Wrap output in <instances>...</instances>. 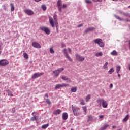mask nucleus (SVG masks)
<instances>
[{
	"instance_id": "50",
	"label": "nucleus",
	"mask_w": 130,
	"mask_h": 130,
	"mask_svg": "<svg viewBox=\"0 0 130 130\" xmlns=\"http://www.w3.org/2000/svg\"><path fill=\"white\" fill-rule=\"evenodd\" d=\"M61 46H62V47H63V48L66 47V45L63 43H62V44H61Z\"/></svg>"
},
{
	"instance_id": "43",
	"label": "nucleus",
	"mask_w": 130,
	"mask_h": 130,
	"mask_svg": "<svg viewBox=\"0 0 130 130\" xmlns=\"http://www.w3.org/2000/svg\"><path fill=\"white\" fill-rule=\"evenodd\" d=\"M85 3L87 4H91L92 2L90 0H85Z\"/></svg>"
},
{
	"instance_id": "58",
	"label": "nucleus",
	"mask_w": 130,
	"mask_h": 130,
	"mask_svg": "<svg viewBox=\"0 0 130 130\" xmlns=\"http://www.w3.org/2000/svg\"><path fill=\"white\" fill-rule=\"evenodd\" d=\"M129 49H130V41H129Z\"/></svg>"
},
{
	"instance_id": "45",
	"label": "nucleus",
	"mask_w": 130,
	"mask_h": 130,
	"mask_svg": "<svg viewBox=\"0 0 130 130\" xmlns=\"http://www.w3.org/2000/svg\"><path fill=\"white\" fill-rule=\"evenodd\" d=\"M92 1H93L94 2H102V0H92Z\"/></svg>"
},
{
	"instance_id": "37",
	"label": "nucleus",
	"mask_w": 130,
	"mask_h": 130,
	"mask_svg": "<svg viewBox=\"0 0 130 130\" xmlns=\"http://www.w3.org/2000/svg\"><path fill=\"white\" fill-rule=\"evenodd\" d=\"M80 104H81L82 105H85V101L83 99L80 100Z\"/></svg>"
},
{
	"instance_id": "54",
	"label": "nucleus",
	"mask_w": 130,
	"mask_h": 130,
	"mask_svg": "<svg viewBox=\"0 0 130 130\" xmlns=\"http://www.w3.org/2000/svg\"><path fill=\"white\" fill-rule=\"evenodd\" d=\"M1 50V43H0V54H1V52H2Z\"/></svg>"
},
{
	"instance_id": "35",
	"label": "nucleus",
	"mask_w": 130,
	"mask_h": 130,
	"mask_svg": "<svg viewBox=\"0 0 130 130\" xmlns=\"http://www.w3.org/2000/svg\"><path fill=\"white\" fill-rule=\"evenodd\" d=\"M93 117L92 115H88V119H87V121H90L92 120H93Z\"/></svg>"
},
{
	"instance_id": "42",
	"label": "nucleus",
	"mask_w": 130,
	"mask_h": 130,
	"mask_svg": "<svg viewBox=\"0 0 130 130\" xmlns=\"http://www.w3.org/2000/svg\"><path fill=\"white\" fill-rule=\"evenodd\" d=\"M61 85H62V87H63L68 86H69V84L63 83L61 84Z\"/></svg>"
},
{
	"instance_id": "56",
	"label": "nucleus",
	"mask_w": 130,
	"mask_h": 130,
	"mask_svg": "<svg viewBox=\"0 0 130 130\" xmlns=\"http://www.w3.org/2000/svg\"><path fill=\"white\" fill-rule=\"evenodd\" d=\"M116 128V126L115 125L112 126V128Z\"/></svg>"
},
{
	"instance_id": "2",
	"label": "nucleus",
	"mask_w": 130,
	"mask_h": 130,
	"mask_svg": "<svg viewBox=\"0 0 130 130\" xmlns=\"http://www.w3.org/2000/svg\"><path fill=\"white\" fill-rule=\"evenodd\" d=\"M72 111H73V114H74V116H77L81 114L80 112L79 111V108L73 105H72Z\"/></svg>"
},
{
	"instance_id": "41",
	"label": "nucleus",
	"mask_w": 130,
	"mask_h": 130,
	"mask_svg": "<svg viewBox=\"0 0 130 130\" xmlns=\"http://www.w3.org/2000/svg\"><path fill=\"white\" fill-rule=\"evenodd\" d=\"M46 102L50 105L51 104L50 100L49 99H46Z\"/></svg>"
},
{
	"instance_id": "47",
	"label": "nucleus",
	"mask_w": 130,
	"mask_h": 130,
	"mask_svg": "<svg viewBox=\"0 0 130 130\" xmlns=\"http://www.w3.org/2000/svg\"><path fill=\"white\" fill-rule=\"evenodd\" d=\"M67 7V5L66 4H63V7H62V8H66Z\"/></svg>"
},
{
	"instance_id": "23",
	"label": "nucleus",
	"mask_w": 130,
	"mask_h": 130,
	"mask_svg": "<svg viewBox=\"0 0 130 130\" xmlns=\"http://www.w3.org/2000/svg\"><path fill=\"white\" fill-rule=\"evenodd\" d=\"M110 54L113 56H117L118 55L117 52L115 50H113L112 52L110 53Z\"/></svg>"
},
{
	"instance_id": "34",
	"label": "nucleus",
	"mask_w": 130,
	"mask_h": 130,
	"mask_svg": "<svg viewBox=\"0 0 130 130\" xmlns=\"http://www.w3.org/2000/svg\"><path fill=\"white\" fill-rule=\"evenodd\" d=\"M6 91L8 92L9 95L11 96H13V95L12 94V93L11 91H10L9 90H7Z\"/></svg>"
},
{
	"instance_id": "38",
	"label": "nucleus",
	"mask_w": 130,
	"mask_h": 130,
	"mask_svg": "<svg viewBox=\"0 0 130 130\" xmlns=\"http://www.w3.org/2000/svg\"><path fill=\"white\" fill-rule=\"evenodd\" d=\"M42 8L44 11H45L47 9V7L45 5L42 6Z\"/></svg>"
},
{
	"instance_id": "49",
	"label": "nucleus",
	"mask_w": 130,
	"mask_h": 130,
	"mask_svg": "<svg viewBox=\"0 0 130 130\" xmlns=\"http://www.w3.org/2000/svg\"><path fill=\"white\" fill-rule=\"evenodd\" d=\"M68 51H69V53L72 54V50L70 48H68Z\"/></svg>"
},
{
	"instance_id": "36",
	"label": "nucleus",
	"mask_w": 130,
	"mask_h": 130,
	"mask_svg": "<svg viewBox=\"0 0 130 130\" xmlns=\"http://www.w3.org/2000/svg\"><path fill=\"white\" fill-rule=\"evenodd\" d=\"M114 72V70L113 68H111L108 71L109 74H111L112 73Z\"/></svg>"
},
{
	"instance_id": "11",
	"label": "nucleus",
	"mask_w": 130,
	"mask_h": 130,
	"mask_svg": "<svg viewBox=\"0 0 130 130\" xmlns=\"http://www.w3.org/2000/svg\"><path fill=\"white\" fill-rule=\"evenodd\" d=\"M115 18L120 20V21H126L127 22H130V20L129 19H124L123 18H121V17H120L119 16H115Z\"/></svg>"
},
{
	"instance_id": "21",
	"label": "nucleus",
	"mask_w": 130,
	"mask_h": 130,
	"mask_svg": "<svg viewBox=\"0 0 130 130\" xmlns=\"http://www.w3.org/2000/svg\"><path fill=\"white\" fill-rule=\"evenodd\" d=\"M129 114L126 115L125 118L123 119L122 122H126L129 119Z\"/></svg>"
},
{
	"instance_id": "29",
	"label": "nucleus",
	"mask_w": 130,
	"mask_h": 130,
	"mask_svg": "<svg viewBox=\"0 0 130 130\" xmlns=\"http://www.w3.org/2000/svg\"><path fill=\"white\" fill-rule=\"evenodd\" d=\"M98 45L100 47H104L105 46V44L103 42V41H101V42L100 43V44H98Z\"/></svg>"
},
{
	"instance_id": "18",
	"label": "nucleus",
	"mask_w": 130,
	"mask_h": 130,
	"mask_svg": "<svg viewBox=\"0 0 130 130\" xmlns=\"http://www.w3.org/2000/svg\"><path fill=\"white\" fill-rule=\"evenodd\" d=\"M120 14L123 15L124 16H125L126 17L130 18V14L128 13H122V12H120Z\"/></svg>"
},
{
	"instance_id": "7",
	"label": "nucleus",
	"mask_w": 130,
	"mask_h": 130,
	"mask_svg": "<svg viewBox=\"0 0 130 130\" xmlns=\"http://www.w3.org/2000/svg\"><path fill=\"white\" fill-rule=\"evenodd\" d=\"M63 51L64 52V55H65L66 58L68 59L70 62H73V59L71 58V57L69 56L67 49H64Z\"/></svg>"
},
{
	"instance_id": "26",
	"label": "nucleus",
	"mask_w": 130,
	"mask_h": 130,
	"mask_svg": "<svg viewBox=\"0 0 130 130\" xmlns=\"http://www.w3.org/2000/svg\"><path fill=\"white\" fill-rule=\"evenodd\" d=\"M90 99H91V95L88 94L86 97H85V101L88 102Z\"/></svg>"
},
{
	"instance_id": "31",
	"label": "nucleus",
	"mask_w": 130,
	"mask_h": 130,
	"mask_svg": "<svg viewBox=\"0 0 130 130\" xmlns=\"http://www.w3.org/2000/svg\"><path fill=\"white\" fill-rule=\"evenodd\" d=\"M60 87H62V86L61 84H57L56 85V86H55V89H57Z\"/></svg>"
},
{
	"instance_id": "57",
	"label": "nucleus",
	"mask_w": 130,
	"mask_h": 130,
	"mask_svg": "<svg viewBox=\"0 0 130 130\" xmlns=\"http://www.w3.org/2000/svg\"><path fill=\"white\" fill-rule=\"evenodd\" d=\"M36 2H40V1H41V0H35Z\"/></svg>"
},
{
	"instance_id": "53",
	"label": "nucleus",
	"mask_w": 130,
	"mask_h": 130,
	"mask_svg": "<svg viewBox=\"0 0 130 130\" xmlns=\"http://www.w3.org/2000/svg\"><path fill=\"white\" fill-rule=\"evenodd\" d=\"M83 24H80V25H78V27H82V26H83Z\"/></svg>"
},
{
	"instance_id": "16",
	"label": "nucleus",
	"mask_w": 130,
	"mask_h": 130,
	"mask_svg": "<svg viewBox=\"0 0 130 130\" xmlns=\"http://www.w3.org/2000/svg\"><path fill=\"white\" fill-rule=\"evenodd\" d=\"M108 103L106 101H105L104 100L103 101V102L102 103V106L103 108H107L108 106Z\"/></svg>"
},
{
	"instance_id": "22",
	"label": "nucleus",
	"mask_w": 130,
	"mask_h": 130,
	"mask_svg": "<svg viewBox=\"0 0 130 130\" xmlns=\"http://www.w3.org/2000/svg\"><path fill=\"white\" fill-rule=\"evenodd\" d=\"M11 6V11H14L15 10V6L13 3H11L10 4Z\"/></svg>"
},
{
	"instance_id": "13",
	"label": "nucleus",
	"mask_w": 130,
	"mask_h": 130,
	"mask_svg": "<svg viewBox=\"0 0 130 130\" xmlns=\"http://www.w3.org/2000/svg\"><path fill=\"white\" fill-rule=\"evenodd\" d=\"M104 101V99H98L96 101L97 103H98V106L99 107H101L102 105L103 102Z\"/></svg>"
},
{
	"instance_id": "17",
	"label": "nucleus",
	"mask_w": 130,
	"mask_h": 130,
	"mask_svg": "<svg viewBox=\"0 0 130 130\" xmlns=\"http://www.w3.org/2000/svg\"><path fill=\"white\" fill-rule=\"evenodd\" d=\"M61 112V110L57 109V110L54 111V112H53V114H54L55 115H58V114H60Z\"/></svg>"
},
{
	"instance_id": "33",
	"label": "nucleus",
	"mask_w": 130,
	"mask_h": 130,
	"mask_svg": "<svg viewBox=\"0 0 130 130\" xmlns=\"http://www.w3.org/2000/svg\"><path fill=\"white\" fill-rule=\"evenodd\" d=\"M23 56L25 59H28L29 56L26 53L23 54Z\"/></svg>"
},
{
	"instance_id": "30",
	"label": "nucleus",
	"mask_w": 130,
	"mask_h": 130,
	"mask_svg": "<svg viewBox=\"0 0 130 130\" xmlns=\"http://www.w3.org/2000/svg\"><path fill=\"white\" fill-rule=\"evenodd\" d=\"M108 126H109V125L108 124H106L105 125V126H104L103 127H101L100 128L101 130H105V129H106V128H107V127H108Z\"/></svg>"
},
{
	"instance_id": "51",
	"label": "nucleus",
	"mask_w": 130,
	"mask_h": 130,
	"mask_svg": "<svg viewBox=\"0 0 130 130\" xmlns=\"http://www.w3.org/2000/svg\"><path fill=\"white\" fill-rule=\"evenodd\" d=\"M104 118V115L99 116V118Z\"/></svg>"
},
{
	"instance_id": "6",
	"label": "nucleus",
	"mask_w": 130,
	"mask_h": 130,
	"mask_svg": "<svg viewBox=\"0 0 130 130\" xmlns=\"http://www.w3.org/2000/svg\"><path fill=\"white\" fill-rule=\"evenodd\" d=\"M40 29L44 31L46 34L49 35L51 33V31L50 29L46 27H41Z\"/></svg>"
},
{
	"instance_id": "32",
	"label": "nucleus",
	"mask_w": 130,
	"mask_h": 130,
	"mask_svg": "<svg viewBox=\"0 0 130 130\" xmlns=\"http://www.w3.org/2000/svg\"><path fill=\"white\" fill-rule=\"evenodd\" d=\"M103 55V53L102 52H100L95 54V56L97 57L102 56Z\"/></svg>"
},
{
	"instance_id": "4",
	"label": "nucleus",
	"mask_w": 130,
	"mask_h": 130,
	"mask_svg": "<svg viewBox=\"0 0 130 130\" xmlns=\"http://www.w3.org/2000/svg\"><path fill=\"white\" fill-rule=\"evenodd\" d=\"M75 57H76V60L79 62H83L85 60V57L81 56L79 54H75Z\"/></svg>"
},
{
	"instance_id": "61",
	"label": "nucleus",
	"mask_w": 130,
	"mask_h": 130,
	"mask_svg": "<svg viewBox=\"0 0 130 130\" xmlns=\"http://www.w3.org/2000/svg\"><path fill=\"white\" fill-rule=\"evenodd\" d=\"M128 8H130V6L128 7Z\"/></svg>"
},
{
	"instance_id": "10",
	"label": "nucleus",
	"mask_w": 130,
	"mask_h": 130,
	"mask_svg": "<svg viewBox=\"0 0 130 130\" xmlns=\"http://www.w3.org/2000/svg\"><path fill=\"white\" fill-rule=\"evenodd\" d=\"M32 46L36 48L40 49L41 48V46L40 44L37 42H33L32 44Z\"/></svg>"
},
{
	"instance_id": "27",
	"label": "nucleus",
	"mask_w": 130,
	"mask_h": 130,
	"mask_svg": "<svg viewBox=\"0 0 130 130\" xmlns=\"http://www.w3.org/2000/svg\"><path fill=\"white\" fill-rule=\"evenodd\" d=\"M49 125V124L48 123V124L42 125V128H43V129H46V128H47V127H48Z\"/></svg>"
},
{
	"instance_id": "28",
	"label": "nucleus",
	"mask_w": 130,
	"mask_h": 130,
	"mask_svg": "<svg viewBox=\"0 0 130 130\" xmlns=\"http://www.w3.org/2000/svg\"><path fill=\"white\" fill-rule=\"evenodd\" d=\"M77 87L71 88V92H76L77 91Z\"/></svg>"
},
{
	"instance_id": "62",
	"label": "nucleus",
	"mask_w": 130,
	"mask_h": 130,
	"mask_svg": "<svg viewBox=\"0 0 130 130\" xmlns=\"http://www.w3.org/2000/svg\"><path fill=\"white\" fill-rule=\"evenodd\" d=\"M71 130H74L73 129H71Z\"/></svg>"
},
{
	"instance_id": "14",
	"label": "nucleus",
	"mask_w": 130,
	"mask_h": 130,
	"mask_svg": "<svg viewBox=\"0 0 130 130\" xmlns=\"http://www.w3.org/2000/svg\"><path fill=\"white\" fill-rule=\"evenodd\" d=\"M95 29V28L94 27H90V28H88L86 29V30H85V31L84 32V33L87 34L89 31H93Z\"/></svg>"
},
{
	"instance_id": "25",
	"label": "nucleus",
	"mask_w": 130,
	"mask_h": 130,
	"mask_svg": "<svg viewBox=\"0 0 130 130\" xmlns=\"http://www.w3.org/2000/svg\"><path fill=\"white\" fill-rule=\"evenodd\" d=\"M120 70H121V66H117V67H116V73L117 74H118L119 73V71H120Z\"/></svg>"
},
{
	"instance_id": "1",
	"label": "nucleus",
	"mask_w": 130,
	"mask_h": 130,
	"mask_svg": "<svg viewBox=\"0 0 130 130\" xmlns=\"http://www.w3.org/2000/svg\"><path fill=\"white\" fill-rule=\"evenodd\" d=\"M49 22L53 28L55 27V25L56 26V28L57 29H58V23L57 22L58 18H57V16L56 15H54V20L52 17H49ZM55 20V21H54Z\"/></svg>"
},
{
	"instance_id": "12",
	"label": "nucleus",
	"mask_w": 130,
	"mask_h": 130,
	"mask_svg": "<svg viewBox=\"0 0 130 130\" xmlns=\"http://www.w3.org/2000/svg\"><path fill=\"white\" fill-rule=\"evenodd\" d=\"M24 12L29 16L33 15L34 14V12L29 9H26L24 11Z\"/></svg>"
},
{
	"instance_id": "60",
	"label": "nucleus",
	"mask_w": 130,
	"mask_h": 130,
	"mask_svg": "<svg viewBox=\"0 0 130 130\" xmlns=\"http://www.w3.org/2000/svg\"><path fill=\"white\" fill-rule=\"evenodd\" d=\"M113 1H115V2H116V1H118V0H112Z\"/></svg>"
},
{
	"instance_id": "55",
	"label": "nucleus",
	"mask_w": 130,
	"mask_h": 130,
	"mask_svg": "<svg viewBox=\"0 0 130 130\" xmlns=\"http://www.w3.org/2000/svg\"><path fill=\"white\" fill-rule=\"evenodd\" d=\"M117 76L118 77H120V76H121L120 74H119V73H118Z\"/></svg>"
},
{
	"instance_id": "9",
	"label": "nucleus",
	"mask_w": 130,
	"mask_h": 130,
	"mask_svg": "<svg viewBox=\"0 0 130 130\" xmlns=\"http://www.w3.org/2000/svg\"><path fill=\"white\" fill-rule=\"evenodd\" d=\"M44 73H35L32 76V79H36L37 78L40 76H41L42 75H43Z\"/></svg>"
},
{
	"instance_id": "15",
	"label": "nucleus",
	"mask_w": 130,
	"mask_h": 130,
	"mask_svg": "<svg viewBox=\"0 0 130 130\" xmlns=\"http://www.w3.org/2000/svg\"><path fill=\"white\" fill-rule=\"evenodd\" d=\"M36 113H37L36 112H33V113H32V115H34V117H32L31 118V119H30V120H31V121H35V120L37 121V120H38L37 117L36 115H34V114H36Z\"/></svg>"
},
{
	"instance_id": "48",
	"label": "nucleus",
	"mask_w": 130,
	"mask_h": 130,
	"mask_svg": "<svg viewBox=\"0 0 130 130\" xmlns=\"http://www.w3.org/2000/svg\"><path fill=\"white\" fill-rule=\"evenodd\" d=\"M113 87V84H110V85H109V88H112Z\"/></svg>"
},
{
	"instance_id": "24",
	"label": "nucleus",
	"mask_w": 130,
	"mask_h": 130,
	"mask_svg": "<svg viewBox=\"0 0 130 130\" xmlns=\"http://www.w3.org/2000/svg\"><path fill=\"white\" fill-rule=\"evenodd\" d=\"M108 63L107 62H105V63L104 64V65L103 66V69H105V70H108Z\"/></svg>"
},
{
	"instance_id": "52",
	"label": "nucleus",
	"mask_w": 130,
	"mask_h": 130,
	"mask_svg": "<svg viewBox=\"0 0 130 130\" xmlns=\"http://www.w3.org/2000/svg\"><path fill=\"white\" fill-rule=\"evenodd\" d=\"M45 97H47V98H48L49 97V95H48V93H46L45 95Z\"/></svg>"
},
{
	"instance_id": "3",
	"label": "nucleus",
	"mask_w": 130,
	"mask_h": 130,
	"mask_svg": "<svg viewBox=\"0 0 130 130\" xmlns=\"http://www.w3.org/2000/svg\"><path fill=\"white\" fill-rule=\"evenodd\" d=\"M64 70V68H59L54 71H53V73L55 74L56 77H58L60 74V73L62 72Z\"/></svg>"
},
{
	"instance_id": "8",
	"label": "nucleus",
	"mask_w": 130,
	"mask_h": 130,
	"mask_svg": "<svg viewBox=\"0 0 130 130\" xmlns=\"http://www.w3.org/2000/svg\"><path fill=\"white\" fill-rule=\"evenodd\" d=\"M9 63V61L6 59L0 60V66H5L8 65Z\"/></svg>"
},
{
	"instance_id": "20",
	"label": "nucleus",
	"mask_w": 130,
	"mask_h": 130,
	"mask_svg": "<svg viewBox=\"0 0 130 130\" xmlns=\"http://www.w3.org/2000/svg\"><path fill=\"white\" fill-rule=\"evenodd\" d=\"M62 117L63 118V119L67 120L68 117V115L67 113H64L63 114V115L62 116Z\"/></svg>"
},
{
	"instance_id": "59",
	"label": "nucleus",
	"mask_w": 130,
	"mask_h": 130,
	"mask_svg": "<svg viewBox=\"0 0 130 130\" xmlns=\"http://www.w3.org/2000/svg\"><path fill=\"white\" fill-rule=\"evenodd\" d=\"M128 69L130 71V65L129 66Z\"/></svg>"
},
{
	"instance_id": "5",
	"label": "nucleus",
	"mask_w": 130,
	"mask_h": 130,
	"mask_svg": "<svg viewBox=\"0 0 130 130\" xmlns=\"http://www.w3.org/2000/svg\"><path fill=\"white\" fill-rule=\"evenodd\" d=\"M57 6H58L59 11H60V12H62V2L61 0L58 1V2H57Z\"/></svg>"
},
{
	"instance_id": "19",
	"label": "nucleus",
	"mask_w": 130,
	"mask_h": 130,
	"mask_svg": "<svg viewBox=\"0 0 130 130\" xmlns=\"http://www.w3.org/2000/svg\"><path fill=\"white\" fill-rule=\"evenodd\" d=\"M102 41V39H96L95 40H93L94 43H95V44H98V45L100 44V43L101 42V41Z\"/></svg>"
},
{
	"instance_id": "40",
	"label": "nucleus",
	"mask_w": 130,
	"mask_h": 130,
	"mask_svg": "<svg viewBox=\"0 0 130 130\" xmlns=\"http://www.w3.org/2000/svg\"><path fill=\"white\" fill-rule=\"evenodd\" d=\"M50 53L52 54H54L55 53V51H54L53 48H51L50 49Z\"/></svg>"
},
{
	"instance_id": "44",
	"label": "nucleus",
	"mask_w": 130,
	"mask_h": 130,
	"mask_svg": "<svg viewBox=\"0 0 130 130\" xmlns=\"http://www.w3.org/2000/svg\"><path fill=\"white\" fill-rule=\"evenodd\" d=\"M68 77L67 76H63L62 77V79L64 80H67L68 79Z\"/></svg>"
},
{
	"instance_id": "39",
	"label": "nucleus",
	"mask_w": 130,
	"mask_h": 130,
	"mask_svg": "<svg viewBox=\"0 0 130 130\" xmlns=\"http://www.w3.org/2000/svg\"><path fill=\"white\" fill-rule=\"evenodd\" d=\"M82 109H83V111L86 113L87 112V107L86 106H83V107H82Z\"/></svg>"
},
{
	"instance_id": "46",
	"label": "nucleus",
	"mask_w": 130,
	"mask_h": 130,
	"mask_svg": "<svg viewBox=\"0 0 130 130\" xmlns=\"http://www.w3.org/2000/svg\"><path fill=\"white\" fill-rule=\"evenodd\" d=\"M67 80V81H66V82H67V83L72 82V81L70 79L67 78V80Z\"/></svg>"
}]
</instances>
